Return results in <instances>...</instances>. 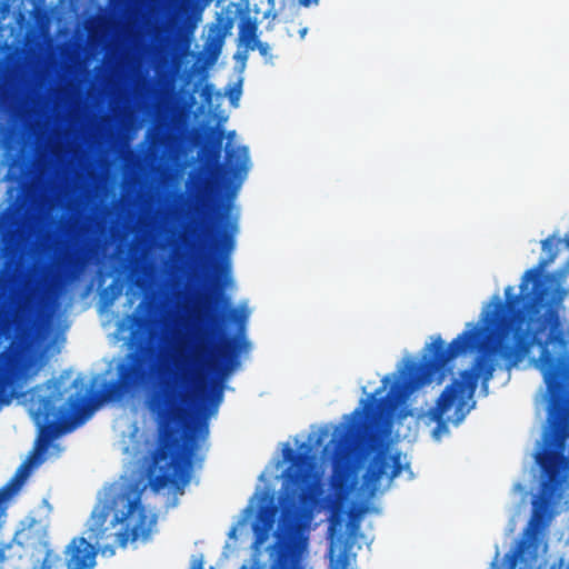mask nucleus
Here are the masks:
<instances>
[{"mask_svg":"<svg viewBox=\"0 0 569 569\" xmlns=\"http://www.w3.org/2000/svg\"><path fill=\"white\" fill-rule=\"evenodd\" d=\"M227 94L231 103L237 102L241 96V82L239 81L237 84L231 87Z\"/></svg>","mask_w":569,"mask_h":569,"instance_id":"22","label":"nucleus"},{"mask_svg":"<svg viewBox=\"0 0 569 569\" xmlns=\"http://www.w3.org/2000/svg\"><path fill=\"white\" fill-rule=\"evenodd\" d=\"M229 287H84L86 293H90L93 289L99 290L100 301L102 308H108L112 305L116 297L120 296L124 289L126 293L142 292V293H181V292H203V293H220Z\"/></svg>","mask_w":569,"mask_h":569,"instance_id":"11","label":"nucleus"},{"mask_svg":"<svg viewBox=\"0 0 569 569\" xmlns=\"http://www.w3.org/2000/svg\"><path fill=\"white\" fill-rule=\"evenodd\" d=\"M321 442H322V438H321V437H319V438L317 439V441H316V445H317V446H319V445H321Z\"/></svg>","mask_w":569,"mask_h":569,"instance_id":"28","label":"nucleus"},{"mask_svg":"<svg viewBox=\"0 0 569 569\" xmlns=\"http://www.w3.org/2000/svg\"><path fill=\"white\" fill-rule=\"evenodd\" d=\"M198 430L202 435H208V422L206 420H202L198 423Z\"/></svg>","mask_w":569,"mask_h":569,"instance_id":"26","label":"nucleus"},{"mask_svg":"<svg viewBox=\"0 0 569 569\" xmlns=\"http://www.w3.org/2000/svg\"><path fill=\"white\" fill-rule=\"evenodd\" d=\"M219 26L213 27L210 30L208 43L214 49L216 52L220 51L226 34L233 27V20L231 18H223L219 16Z\"/></svg>","mask_w":569,"mask_h":569,"instance_id":"15","label":"nucleus"},{"mask_svg":"<svg viewBox=\"0 0 569 569\" xmlns=\"http://www.w3.org/2000/svg\"><path fill=\"white\" fill-rule=\"evenodd\" d=\"M522 552V548L515 550L512 553L506 555V558L508 559V569H516L518 559Z\"/></svg>","mask_w":569,"mask_h":569,"instance_id":"23","label":"nucleus"},{"mask_svg":"<svg viewBox=\"0 0 569 569\" xmlns=\"http://www.w3.org/2000/svg\"><path fill=\"white\" fill-rule=\"evenodd\" d=\"M159 306L143 298L133 313L127 317L130 328L129 351L117 365V379L103 385L100 398L103 401H120L144 389L151 379L152 357L156 348L151 341L159 337Z\"/></svg>","mask_w":569,"mask_h":569,"instance_id":"5","label":"nucleus"},{"mask_svg":"<svg viewBox=\"0 0 569 569\" xmlns=\"http://www.w3.org/2000/svg\"><path fill=\"white\" fill-rule=\"evenodd\" d=\"M300 448H306V449H307V452L310 450V448H309L306 443H302V445L300 446Z\"/></svg>","mask_w":569,"mask_h":569,"instance_id":"30","label":"nucleus"},{"mask_svg":"<svg viewBox=\"0 0 569 569\" xmlns=\"http://www.w3.org/2000/svg\"><path fill=\"white\" fill-rule=\"evenodd\" d=\"M350 526V522L346 523V520L341 516H333L329 526V536L332 542H338L345 546V552L347 555V547L349 538L345 531V527Z\"/></svg>","mask_w":569,"mask_h":569,"instance_id":"16","label":"nucleus"},{"mask_svg":"<svg viewBox=\"0 0 569 569\" xmlns=\"http://www.w3.org/2000/svg\"><path fill=\"white\" fill-rule=\"evenodd\" d=\"M277 513L278 507L274 505L269 503L260 507L257 520L253 523L256 545H262L269 538L270 531L276 522Z\"/></svg>","mask_w":569,"mask_h":569,"instance_id":"13","label":"nucleus"},{"mask_svg":"<svg viewBox=\"0 0 569 569\" xmlns=\"http://www.w3.org/2000/svg\"><path fill=\"white\" fill-rule=\"evenodd\" d=\"M250 50H254V49H258L259 53L266 58V59H269L271 60V56H270V46L267 43V42H261V41H257L256 43H253L252 46H250L249 48Z\"/></svg>","mask_w":569,"mask_h":569,"instance_id":"21","label":"nucleus"},{"mask_svg":"<svg viewBox=\"0 0 569 569\" xmlns=\"http://www.w3.org/2000/svg\"><path fill=\"white\" fill-rule=\"evenodd\" d=\"M210 183V178L208 176L198 174L193 180V187L196 189L197 199H201L204 190Z\"/></svg>","mask_w":569,"mask_h":569,"instance_id":"19","label":"nucleus"},{"mask_svg":"<svg viewBox=\"0 0 569 569\" xmlns=\"http://www.w3.org/2000/svg\"><path fill=\"white\" fill-rule=\"evenodd\" d=\"M520 293L512 296L515 287H506L507 300L492 298L480 316L479 323L468 322L466 329L448 346L440 336L427 347L429 356L420 363L410 361L402 381H396L386 396L377 399L389 382L382 379L379 388L367 400H362L363 409L357 408L349 417L346 429L335 436L330 443L333 475L332 487L340 493L351 489V460L355 439L362 432L365 420L377 421L392 413L406 402L412 392L430 383L435 378L442 379L449 371V363L461 355L479 352L472 367L461 371L440 396L436 405L428 411L431 421L437 422V432L446 428L447 421L460 423L469 412L468 401L472 398L478 380L482 388L496 371L493 359H501L506 370L516 367L537 345L541 348L539 368L543 376L549 396L548 423L545 433V447L536 453L545 480L541 483V502H533L531 519L526 529L529 538L549 523L546 506L551 500L561 499V488L569 470V458L565 456L569 439V383L568 363L565 355L553 356L548 345L553 343L566 350L568 341L552 326L556 317L551 308L537 295L547 292H566L565 287H519Z\"/></svg>","mask_w":569,"mask_h":569,"instance_id":"1","label":"nucleus"},{"mask_svg":"<svg viewBox=\"0 0 569 569\" xmlns=\"http://www.w3.org/2000/svg\"><path fill=\"white\" fill-rule=\"evenodd\" d=\"M67 389L59 379H50L31 391L30 401L34 406L33 418L39 425L40 436L34 451L18 468L10 481H14L18 490L31 469L43 462V455L52 439L61 433L70 432L86 422L93 412L91 398L87 393H76L64 399Z\"/></svg>","mask_w":569,"mask_h":569,"instance_id":"3","label":"nucleus"},{"mask_svg":"<svg viewBox=\"0 0 569 569\" xmlns=\"http://www.w3.org/2000/svg\"><path fill=\"white\" fill-rule=\"evenodd\" d=\"M96 284L101 286V284H103V282L102 281H98Z\"/></svg>","mask_w":569,"mask_h":569,"instance_id":"33","label":"nucleus"},{"mask_svg":"<svg viewBox=\"0 0 569 569\" xmlns=\"http://www.w3.org/2000/svg\"><path fill=\"white\" fill-rule=\"evenodd\" d=\"M88 284L93 286V284H94V281H93V280H91Z\"/></svg>","mask_w":569,"mask_h":569,"instance_id":"32","label":"nucleus"},{"mask_svg":"<svg viewBox=\"0 0 569 569\" xmlns=\"http://www.w3.org/2000/svg\"><path fill=\"white\" fill-rule=\"evenodd\" d=\"M11 72V66L7 61H0V112H2L9 101L10 89H9V77Z\"/></svg>","mask_w":569,"mask_h":569,"instance_id":"18","label":"nucleus"},{"mask_svg":"<svg viewBox=\"0 0 569 569\" xmlns=\"http://www.w3.org/2000/svg\"><path fill=\"white\" fill-rule=\"evenodd\" d=\"M18 491V486L14 481H9L0 488V503L10 499Z\"/></svg>","mask_w":569,"mask_h":569,"instance_id":"20","label":"nucleus"},{"mask_svg":"<svg viewBox=\"0 0 569 569\" xmlns=\"http://www.w3.org/2000/svg\"><path fill=\"white\" fill-rule=\"evenodd\" d=\"M302 4L303 6H309L310 1L309 0H301Z\"/></svg>","mask_w":569,"mask_h":569,"instance_id":"29","label":"nucleus"},{"mask_svg":"<svg viewBox=\"0 0 569 569\" xmlns=\"http://www.w3.org/2000/svg\"><path fill=\"white\" fill-rule=\"evenodd\" d=\"M192 569H203L202 563L199 562L197 566H194Z\"/></svg>","mask_w":569,"mask_h":569,"instance_id":"27","label":"nucleus"},{"mask_svg":"<svg viewBox=\"0 0 569 569\" xmlns=\"http://www.w3.org/2000/svg\"><path fill=\"white\" fill-rule=\"evenodd\" d=\"M258 23L256 20L250 17H246L241 20L239 26V39L247 46L249 49L250 46L258 41Z\"/></svg>","mask_w":569,"mask_h":569,"instance_id":"17","label":"nucleus"},{"mask_svg":"<svg viewBox=\"0 0 569 569\" xmlns=\"http://www.w3.org/2000/svg\"><path fill=\"white\" fill-rule=\"evenodd\" d=\"M283 459L290 463L286 471L284 492L281 497L282 516L280 526L292 530L293 522L302 508L316 502V483L307 470L308 453L296 452L290 447L283 449Z\"/></svg>","mask_w":569,"mask_h":569,"instance_id":"8","label":"nucleus"},{"mask_svg":"<svg viewBox=\"0 0 569 569\" xmlns=\"http://www.w3.org/2000/svg\"><path fill=\"white\" fill-rule=\"evenodd\" d=\"M212 96V87L210 84H206L202 90V97L204 101L209 102Z\"/></svg>","mask_w":569,"mask_h":569,"instance_id":"25","label":"nucleus"},{"mask_svg":"<svg viewBox=\"0 0 569 569\" xmlns=\"http://www.w3.org/2000/svg\"><path fill=\"white\" fill-rule=\"evenodd\" d=\"M328 449H329V445L325 447V449H323V455H327Z\"/></svg>","mask_w":569,"mask_h":569,"instance_id":"31","label":"nucleus"},{"mask_svg":"<svg viewBox=\"0 0 569 569\" xmlns=\"http://www.w3.org/2000/svg\"><path fill=\"white\" fill-rule=\"evenodd\" d=\"M68 569H92L96 566L97 549L86 538H73L66 551Z\"/></svg>","mask_w":569,"mask_h":569,"instance_id":"12","label":"nucleus"},{"mask_svg":"<svg viewBox=\"0 0 569 569\" xmlns=\"http://www.w3.org/2000/svg\"><path fill=\"white\" fill-rule=\"evenodd\" d=\"M219 222L208 229L209 252L198 249L194 237L189 234L188 228L180 234L172 248V259L182 268H194L201 273L197 280H131L120 281L113 279L110 284H233L230 254L234 248V233L237 223L228 221V208L224 207L218 214Z\"/></svg>","mask_w":569,"mask_h":569,"instance_id":"4","label":"nucleus"},{"mask_svg":"<svg viewBox=\"0 0 569 569\" xmlns=\"http://www.w3.org/2000/svg\"><path fill=\"white\" fill-rule=\"evenodd\" d=\"M236 336H223L219 343L214 338L220 332V311L207 309L203 325L197 329L192 340L179 338L171 353V365L162 366L157 379L144 397V407L154 418L159 432L166 438L153 457L150 486L159 491L171 486L176 493L183 495L191 480V459L194 445L180 448L171 437L190 416L193 396L201 411L213 413L223 399V386L219 381L200 383L202 371L209 367L220 376H227L239 365V355L250 349L247 340L244 315H237Z\"/></svg>","mask_w":569,"mask_h":569,"instance_id":"2","label":"nucleus"},{"mask_svg":"<svg viewBox=\"0 0 569 569\" xmlns=\"http://www.w3.org/2000/svg\"><path fill=\"white\" fill-rule=\"evenodd\" d=\"M403 468L400 452L390 453L387 449H379L369 461L362 477L363 487L373 495L379 489L383 477L393 480Z\"/></svg>","mask_w":569,"mask_h":569,"instance_id":"10","label":"nucleus"},{"mask_svg":"<svg viewBox=\"0 0 569 569\" xmlns=\"http://www.w3.org/2000/svg\"><path fill=\"white\" fill-rule=\"evenodd\" d=\"M58 242L53 229L31 218L24 199L9 203L0 212V284H73L67 280H16L7 276L22 257L49 253Z\"/></svg>","mask_w":569,"mask_h":569,"instance_id":"6","label":"nucleus"},{"mask_svg":"<svg viewBox=\"0 0 569 569\" xmlns=\"http://www.w3.org/2000/svg\"><path fill=\"white\" fill-rule=\"evenodd\" d=\"M91 519L90 538L99 542L112 537L120 547H126L129 540L147 539L153 523L141 506L140 496L129 489L111 495L96 507Z\"/></svg>","mask_w":569,"mask_h":569,"instance_id":"7","label":"nucleus"},{"mask_svg":"<svg viewBox=\"0 0 569 569\" xmlns=\"http://www.w3.org/2000/svg\"><path fill=\"white\" fill-rule=\"evenodd\" d=\"M223 138L224 133L222 130L217 128L212 129V136L209 138V144L206 149L208 164L216 167L217 170L220 172L229 173L232 174L233 177H238L242 173L246 174L249 161L247 147L227 149V167L219 163L222 151Z\"/></svg>","mask_w":569,"mask_h":569,"instance_id":"9","label":"nucleus"},{"mask_svg":"<svg viewBox=\"0 0 569 569\" xmlns=\"http://www.w3.org/2000/svg\"><path fill=\"white\" fill-rule=\"evenodd\" d=\"M276 559L271 566V569H292V545L283 536L277 535V541L274 543Z\"/></svg>","mask_w":569,"mask_h":569,"instance_id":"14","label":"nucleus"},{"mask_svg":"<svg viewBox=\"0 0 569 569\" xmlns=\"http://www.w3.org/2000/svg\"><path fill=\"white\" fill-rule=\"evenodd\" d=\"M339 569H349V559L345 552H341L338 558Z\"/></svg>","mask_w":569,"mask_h":569,"instance_id":"24","label":"nucleus"}]
</instances>
